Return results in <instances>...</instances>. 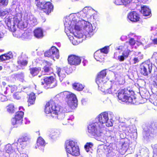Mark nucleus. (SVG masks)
<instances>
[{
    "label": "nucleus",
    "mask_w": 157,
    "mask_h": 157,
    "mask_svg": "<svg viewBox=\"0 0 157 157\" xmlns=\"http://www.w3.org/2000/svg\"><path fill=\"white\" fill-rule=\"evenodd\" d=\"M128 43V42H127ZM129 44L128 45V46L131 47V45H133L135 43V41L133 38H131L129 40V43H128Z\"/></svg>",
    "instance_id": "51"
},
{
    "label": "nucleus",
    "mask_w": 157,
    "mask_h": 157,
    "mask_svg": "<svg viewBox=\"0 0 157 157\" xmlns=\"http://www.w3.org/2000/svg\"><path fill=\"white\" fill-rule=\"evenodd\" d=\"M128 18L132 22H136L139 21L140 17L138 13L133 11L130 12L128 14Z\"/></svg>",
    "instance_id": "20"
},
{
    "label": "nucleus",
    "mask_w": 157,
    "mask_h": 157,
    "mask_svg": "<svg viewBox=\"0 0 157 157\" xmlns=\"http://www.w3.org/2000/svg\"><path fill=\"white\" fill-rule=\"evenodd\" d=\"M28 34H27V32L26 31H25L24 33L22 34V37L24 38H26L28 37Z\"/></svg>",
    "instance_id": "62"
},
{
    "label": "nucleus",
    "mask_w": 157,
    "mask_h": 157,
    "mask_svg": "<svg viewBox=\"0 0 157 157\" xmlns=\"http://www.w3.org/2000/svg\"><path fill=\"white\" fill-rule=\"evenodd\" d=\"M68 63L71 65H77L80 64L81 59L79 57L74 55H71L68 56Z\"/></svg>",
    "instance_id": "17"
},
{
    "label": "nucleus",
    "mask_w": 157,
    "mask_h": 157,
    "mask_svg": "<svg viewBox=\"0 0 157 157\" xmlns=\"http://www.w3.org/2000/svg\"><path fill=\"white\" fill-rule=\"evenodd\" d=\"M13 97L14 98L17 100L20 99L21 98L20 96V94L18 93H16L13 94Z\"/></svg>",
    "instance_id": "54"
},
{
    "label": "nucleus",
    "mask_w": 157,
    "mask_h": 157,
    "mask_svg": "<svg viewBox=\"0 0 157 157\" xmlns=\"http://www.w3.org/2000/svg\"><path fill=\"white\" fill-rule=\"evenodd\" d=\"M106 75L105 70L101 71L98 75L96 82L98 85V89L106 93L112 94L117 90V85L113 84L110 86L109 83L106 82Z\"/></svg>",
    "instance_id": "1"
},
{
    "label": "nucleus",
    "mask_w": 157,
    "mask_h": 157,
    "mask_svg": "<svg viewBox=\"0 0 157 157\" xmlns=\"http://www.w3.org/2000/svg\"><path fill=\"white\" fill-rule=\"evenodd\" d=\"M57 73L59 77V80L61 82L63 78L66 77V71L64 68L57 67L56 68Z\"/></svg>",
    "instance_id": "27"
},
{
    "label": "nucleus",
    "mask_w": 157,
    "mask_h": 157,
    "mask_svg": "<svg viewBox=\"0 0 157 157\" xmlns=\"http://www.w3.org/2000/svg\"><path fill=\"white\" fill-rule=\"evenodd\" d=\"M12 76L15 79L22 80L24 77V75L23 73H21L19 74H14Z\"/></svg>",
    "instance_id": "41"
},
{
    "label": "nucleus",
    "mask_w": 157,
    "mask_h": 157,
    "mask_svg": "<svg viewBox=\"0 0 157 157\" xmlns=\"http://www.w3.org/2000/svg\"><path fill=\"white\" fill-rule=\"evenodd\" d=\"M29 140V138L28 136H23L18 139L17 142L14 144V145L17 146V149L19 152L25 147L26 142Z\"/></svg>",
    "instance_id": "14"
},
{
    "label": "nucleus",
    "mask_w": 157,
    "mask_h": 157,
    "mask_svg": "<svg viewBox=\"0 0 157 157\" xmlns=\"http://www.w3.org/2000/svg\"><path fill=\"white\" fill-rule=\"evenodd\" d=\"M30 72L33 76L37 75L40 71V68L37 67H33L29 69Z\"/></svg>",
    "instance_id": "36"
},
{
    "label": "nucleus",
    "mask_w": 157,
    "mask_h": 157,
    "mask_svg": "<svg viewBox=\"0 0 157 157\" xmlns=\"http://www.w3.org/2000/svg\"><path fill=\"white\" fill-rule=\"evenodd\" d=\"M105 151L103 145H102L98 147V148L97 150V152L99 156L101 157V156H102L105 154Z\"/></svg>",
    "instance_id": "40"
},
{
    "label": "nucleus",
    "mask_w": 157,
    "mask_h": 157,
    "mask_svg": "<svg viewBox=\"0 0 157 157\" xmlns=\"http://www.w3.org/2000/svg\"><path fill=\"white\" fill-rule=\"evenodd\" d=\"M27 58V57L26 55L22 54L21 56L19 57L18 58V63L22 66H26L28 63V62L26 60Z\"/></svg>",
    "instance_id": "26"
},
{
    "label": "nucleus",
    "mask_w": 157,
    "mask_h": 157,
    "mask_svg": "<svg viewBox=\"0 0 157 157\" xmlns=\"http://www.w3.org/2000/svg\"><path fill=\"white\" fill-rule=\"evenodd\" d=\"M89 11L88 8L87 7H85L83 10L77 14V16H79V15H82L81 17L84 18L86 17L88 12Z\"/></svg>",
    "instance_id": "37"
},
{
    "label": "nucleus",
    "mask_w": 157,
    "mask_h": 157,
    "mask_svg": "<svg viewBox=\"0 0 157 157\" xmlns=\"http://www.w3.org/2000/svg\"><path fill=\"white\" fill-rule=\"evenodd\" d=\"M153 65L149 61L143 63L140 66V72L144 76H147L151 73Z\"/></svg>",
    "instance_id": "10"
},
{
    "label": "nucleus",
    "mask_w": 157,
    "mask_h": 157,
    "mask_svg": "<svg viewBox=\"0 0 157 157\" xmlns=\"http://www.w3.org/2000/svg\"><path fill=\"white\" fill-rule=\"evenodd\" d=\"M100 126L97 122H95L88 126V132L90 135L95 136L98 140L104 142L106 139L105 131Z\"/></svg>",
    "instance_id": "4"
},
{
    "label": "nucleus",
    "mask_w": 157,
    "mask_h": 157,
    "mask_svg": "<svg viewBox=\"0 0 157 157\" xmlns=\"http://www.w3.org/2000/svg\"><path fill=\"white\" fill-rule=\"evenodd\" d=\"M129 44L128 43H126L124 45L120 46L117 48V49L118 50H121L124 52L122 53V55L125 58L128 57L130 53L133 52L130 51L129 47L128 46Z\"/></svg>",
    "instance_id": "18"
},
{
    "label": "nucleus",
    "mask_w": 157,
    "mask_h": 157,
    "mask_svg": "<svg viewBox=\"0 0 157 157\" xmlns=\"http://www.w3.org/2000/svg\"><path fill=\"white\" fill-rule=\"evenodd\" d=\"M103 147L104 150H105V154L107 156H109L112 154V153L113 152V149L110 145L107 146L106 145H103Z\"/></svg>",
    "instance_id": "33"
},
{
    "label": "nucleus",
    "mask_w": 157,
    "mask_h": 157,
    "mask_svg": "<svg viewBox=\"0 0 157 157\" xmlns=\"http://www.w3.org/2000/svg\"><path fill=\"white\" fill-rule=\"evenodd\" d=\"M12 57V56L10 55L4 54L0 56V59L2 61H6Z\"/></svg>",
    "instance_id": "42"
},
{
    "label": "nucleus",
    "mask_w": 157,
    "mask_h": 157,
    "mask_svg": "<svg viewBox=\"0 0 157 157\" xmlns=\"http://www.w3.org/2000/svg\"><path fill=\"white\" fill-rule=\"evenodd\" d=\"M36 99L35 94L33 93H31L29 95V99L28 100L29 104L30 105H33L34 104Z\"/></svg>",
    "instance_id": "39"
},
{
    "label": "nucleus",
    "mask_w": 157,
    "mask_h": 157,
    "mask_svg": "<svg viewBox=\"0 0 157 157\" xmlns=\"http://www.w3.org/2000/svg\"><path fill=\"white\" fill-rule=\"evenodd\" d=\"M25 18L26 19V22H25L26 23V26L27 24L31 26H34L37 24L36 18L32 15H27L26 16H25Z\"/></svg>",
    "instance_id": "19"
},
{
    "label": "nucleus",
    "mask_w": 157,
    "mask_h": 157,
    "mask_svg": "<svg viewBox=\"0 0 157 157\" xmlns=\"http://www.w3.org/2000/svg\"><path fill=\"white\" fill-rule=\"evenodd\" d=\"M150 132L152 134L157 133V122H155L152 124L151 127L147 126L144 128L143 135L144 140L147 141L150 138L151 136L150 134Z\"/></svg>",
    "instance_id": "9"
},
{
    "label": "nucleus",
    "mask_w": 157,
    "mask_h": 157,
    "mask_svg": "<svg viewBox=\"0 0 157 157\" xmlns=\"http://www.w3.org/2000/svg\"><path fill=\"white\" fill-rule=\"evenodd\" d=\"M114 3L117 5H123V2L122 0H115Z\"/></svg>",
    "instance_id": "57"
},
{
    "label": "nucleus",
    "mask_w": 157,
    "mask_h": 157,
    "mask_svg": "<svg viewBox=\"0 0 157 157\" xmlns=\"http://www.w3.org/2000/svg\"><path fill=\"white\" fill-rule=\"evenodd\" d=\"M9 13V12L6 10H0V16L4 17Z\"/></svg>",
    "instance_id": "50"
},
{
    "label": "nucleus",
    "mask_w": 157,
    "mask_h": 157,
    "mask_svg": "<svg viewBox=\"0 0 157 157\" xmlns=\"http://www.w3.org/2000/svg\"><path fill=\"white\" fill-rule=\"evenodd\" d=\"M48 134L49 137L52 139L55 140L59 136L60 133L58 130L55 129H50Z\"/></svg>",
    "instance_id": "24"
},
{
    "label": "nucleus",
    "mask_w": 157,
    "mask_h": 157,
    "mask_svg": "<svg viewBox=\"0 0 157 157\" xmlns=\"http://www.w3.org/2000/svg\"><path fill=\"white\" fill-rule=\"evenodd\" d=\"M8 0H0V6L1 5L6 6L8 3Z\"/></svg>",
    "instance_id": "52"
},
{
    "label": "nucleus",
    "mask_w": 157,
    "mask_h": 157,
    "mask_svg": "<svg viewBox=\"0 0 157 157\" xmlns=\"http://www.w3.org/2000/svg\"><path fill=\"white\" fill-rule=\"evenodd\" d=\"M21 157H28V156L26 154H22V155Z\"/></svg>",
    "instance_id": "64"
},
{
    "label": "nucleus",
    "mask_w": 157,
    "mask_h": 157,
    "mask_svg": "<svg viewBox=\"0 0 157 157\" xmlns=\"http://www.w3.org/2000/svg\"><path fill=\"white\" fill-rule=\"evenodd\" d=\"M134 2L135 3H137L138 2H143L144 3L146 2L148 0H134Z\"/></svg>",
    "instance_id": "59"
},
{
    "label": "nucleus",
    "mask_w": 157,
    "mask_h": 157,
    "mask_svg": "<svg viewBox=\"0 0 157 157\" xmlns=\"http://www.w3.org/2000/svg\"><path fill=\"white\" fill-rule=\"evenodd\" d=\"M44 56L46 57H52V55L51 52H50V51L49 50L46 51L45 53H44Z\"/></svg>",
    "instance_id": "56"
},
{
    "label": "nucleus",
    "mask_w": 157,
    "mask_h": 157,
    "mask_svg": "<svg viewBox=\"0 0 157 157\" xmlns=\"http://www.w3.org/2000/svg\"><path fill=\"white\" fill-rule=\"evenodd\" d=\"M44 6L43 10L47 14H49L53 10V6L50 2H46Z\"/></svg>",
    "instance_id": "25"
},
{
    "label": "nucleus",
    "mask_w": 157,
    "mask_h": 157,
    "mask_svg": "<svg viewBox=\"0 0 157 157\" xmlns=\"http://www.w3.org/2000/svg\"><path fill=\"white\" fill-rule=\"evenodd\" d=\"M133 54L136 55L135 57H137L139 60L143 58V55L140 52H133Z\"/></svg>",
    "instance_id": "49"
},
{
    "label": "nucleus",
    "mask_w": 157,
    "mask_h": 157,
    "mask_svg": "<svg viewBox=\"0 0 157 157\" xmlns=\"http://www.w3.org/2000/svg\"><path fill=\"white\" fill-rule=\"evenodd\" d=\"M141 12L143 15L145 16H149L151 14L150 10L147 6H141Z\"/></svg>",
    "instance_id": "31"
},
{
    "label": "nucleus",
    "mask_w": 157,
    "mask_h": 157,
    "mask_svg": "<svg viewBox=\"0 0 157 157\" xmlns=\"http://www.w3.org/2000/svg\"><path fill=\"white\" fill-rule=\"evenodd\" d=\"M73 89L78 91H80L84 88L83 85L79 83H74L72 85Z\"/></svg>",
    "instance_id": "38"
},
{
    "label": "nucleus",
    "mask_w": 157,
    "mask_h": 157,
    "mask_svg": "<svg viewBox=\"0 0 157 157\" xmlns=\"http://www.w3.org/2000/svg\"><path fill=\"white\" fill-rule=\"evenodd\" d=\"M75 15H77L75 14H71L65 18L64 24L65 29H69L72 27L71 24L73 22L75 23Z\"/></svg>",
    "instance_id": "15"
},
{
    "label": "nucleus",
    "mask_w": 157,
    "mask_h": 157,
    "mask_svg": "<svg viewBox=\"0 0 157 157\" xmlns=\"http://www.w3.org/2000/svg\"><path fill=\"white\" fill-rule=\"evenodd\" d=\"M45 3L46 2L43 0H39L35 1V4L39 9L43 10Z\"/></svg>",
    "instance_id": "35"
},
{
    "label": "nucleus",
    "mask_w": 157,
    "mask_h": 157,
    "mask_svg": "<svg viewBox=\"0 0 157 157\" xmlns=\"http://www.w3.org/2000/svg\"><path fill=\"white\" fill-rule=\"evenodd\" d=\"M15 108L13 105L10 104L7 107V111L9 113H13L15 111Z\"/></svg>",
    "instance_id": "45"
},
{
    "label": "nucleus",
    "mask_w": 157,
    "mask_h": 157,
    "mask_svg": "<svg viewBox=\"0 0 157 157\" xmlns=\"http://www.w3.org/2000/svg\"><path fill=\"white\" fill-rule=\"evenodd\" d=\"M123 2V5L124 6H126L128 4H129L132 0H122Z\"/></svg>",
    "instance_id": "55"
},
{
    "label": "nucleus",
    "mask_w": 157,
    "mask_h": 157,
    "mask_svg": "<svg viewBox=\"0 0 157 157\" xmlns=\"http://www.w3.org/2000/svg\"><path fill=\"white\" fill-rule=\"evenodd\" d=\"M154 150L157 151V144H155L154 147Z\"/></svg>",
    "instance_id": "63"
},
{
    "label": "nucleus",
    "mask_w": 157,
    "mask_h": 157,
    "mask_svg": "<svg viewBox=\"0 0 157 157\" xmlns=\"http://www.w3.org/2000/svg\"><path fill=\"white\" fill-rule=\"evenodd\" d=\"M79 23L81 24L82 27L83 29L86 31L85 33L86 36L90 37L93 35L92 25L89 22L82 20Z\"/></svg>",
    "instance_id": "12"
},
{
    "label": "nucleus",
    "mask_w": 157,
    "mask_h": 157,
    "mask_svg": "<svg viewBox=\"0 0 157 157\" xmlns=\"http://www.w3.org/2000/svg\"><path fill=\"white\" fill-rule=\"evenodd\" d=\"M81 21V20L79 21H78L77 23V20H75V25L74 26V29L75 30H77L78 31H80L81 29H82V26H81L82 25L81 23H79V22Z\"/></svg>",
    "instance_id": "44"
},
{
    "label": "nucleus",
    "mask_w": 157,
    "mask_h": 157,
    "mask_svg": "<svg viewBox=\"0 0 157 157\" xmlns=\"http://www.w3.org/2000/svg\"><path fill=\"white\" fill-rule=\"evenodd\" d=\"M153 36L151 38L152 43L154 45L157 44V31L153 33Z\"/></svg>",
    "instance_id": "43"
},
{
    "label": "nucleus",
    "mask_w": 157,
    "mask_h": 157,
    "mask_svg": "<svg viewBox=\"0 0 157 157\" xmlns=\"http://www.w3.org/2000/svg\"><path fill=\"white\" fill-rule=\"evenodd\" d=\"M139 61L140 60L137 57H135L132 59V63L134 64H136V63H138Z\"/></svg>",
    "instance_id": "60"
},
{
    "label": "nucleus",
    "mask_w": 157,
    "mask_h": 157,
    "mask_svg": "<svg viewBox=\"0 0 157 157\" xmlns=\"http://www.w3.org/2000/svg\"><path fill=\"white\" fill-rule=\"evenodd\" d=\"M41 85H44L45 88L46 86H49L46 88L49 87L52 88L56 86L57 85L56 81L55 80L53 76L47 77L41 79Z\"/></svg>",
    "instance_id": "13"
},
{
    "label": "nucleus",
    "mask_w": 157,
    "mask_h": 157,
    "mask_svg": "<svg viewBox=\"0 0 157 157\" xmlns=\"http://www.w3.org/2000/svg\"><path fill=\"white\" fill-rule=\"evenodd\" d=\"M65 111L53 101L50 100L47 103L45 106V113L46 114H50V116L55 119L63 120L65 117L64 113Z\"/></svg>",
    "instance_id": "2"
},
{
    "label": "nucleus",
    "mask_w": 157,
    "mask_h": 157,
    "mask_svg": "<svg viewBox=\"0 0 157 157\" xmlns=\"http://www.w3.org/2000/svg\"><path fill=\"white\" fill-rule=\"evenodd\" d=\"M5 150L6 152L10 156L14 157V155H16V157H17V154H16L15 150L13 149L11 144H8L6 145Z\"/></svg>",
    "instance_id": "21"
},
{
    "label": "nucleus",
    "mask_w": 157,
    "mask_h": 157,
    "mask_svg": "<svg viewBox=\"0 0 157 157\" xmlns=\"http://www.w3.org/2000/svg\"><path fill=\"white\" fill-rule=\"evenodd\" d=\"M22 15L21 13H19L4 19L5 22L10 31L13 32L16 31V25L22 29L26 27V23L22 21Z\"/></svg>",
    "instance_id": "3"
},
{
    "label": "nucleus",
    "mask_w": 157,
    "mask_h": 157,
    "mask_svg": "<svg viewBox=\"0 0 157 157\" xmlns=\"http://www.w3.org/2000/svg\"><path fill=\"white\" fill-rule=\"evenodd\" d=\"M35 36L38 38H42L43 36V30L41 28H37L34 32Z\"/></svg>",
    "instance_id": "32"
},
{
    "label": "nucleus",
    "mask_w": 157,
    "mask_h": 157,
    "mask_svg": "<svg viewBox=\"0 0 157 157\" xmlns=\"http://www.w3.org/2000/svg\"><path fill=\"white\" fill-rule=\"evenodd\" d=\"M78 33L79 31L77 33L73 34L74 37L73 36L69 35L68 36L70 40L72 41V44L74 45H77L82 41V40L81 39L83 35L82 34H78Z\"/></svg>",
    "instance_id": "16"
},
{
    "label": "nucleus",
    "mask_w": 157,
    "mask_h": 157,
    "mask_svg": "<svg viewBox=\"0 0 157 157\" xmlns=\"http://www.w3.org/2000/svg\"><path fill=\"white\" fill-rule=\"evenodd\" d=\"M116 134L113 131H108L106 133V136L108 138V139L111 141L114 140Z\"/></svg>",
    "instance_id": "34"
},
{
    "label": "nucleus",
    "mask_w": 157,
    "mask_h": 157,
    "mask_svg": "<svg viewBox=\"0 0 157 157\" xmlns=\"http://www.w3.org/2000/svg\"><path fill=\"white\" fill-rule=\"evenodd\" d=\"M52 56V57H55L56 59H58L59 57L58 50L55 47H52L49 50Z\"/></svg>",
    "instance_id": "30"
},
{
    "label": "nucleus",
    "mask_w": 157,
    "mask_h": 157,
    "mask_svg": "<svg viewBox=\"0 0 157 157\" xmlns=\"http://www.w3.org/2000/svg\"><path fill=\"white\" fill-rule=\"evenodd\" d=\"M118 59L120 62H122L124 60L125 57L122 55L121 56H119L118 57Z\"/></svg>",
    "instance_id": "58"
},
{
    "label": "nucleus",
    "mask_w": 157,
    "mask_h": 157,
    "mask_svg": "<svg viewBox=\"0 0 157 157\" xmlns=\"http://www.w3.org/2000/svg\"><path fill=\"white\" fill-rule=\"evenodd\" d=\"M65 97L68 105L72 109L76 108L78 105V100L76 95L68 91H65Z\"/></svg>",
    "instance_id": "8"
},
{
    "label": "nucleus",
    "mask_w": 157,
    "mask_h": 157,
    "mask_svg": "<svg viewBox=\"0 0 157 157\" xmlns=\"http://www.w3.org/2000/svg\"><path fill=\"white\" fill-rule=\"evenodd\" d=\"M108 47H105L104 48L100 49V51H97L95 52L94 54V57L95 59L98 61L100 60L99 59V57L100 56L101 57L103 53L107 54L108 53Z\"/></svg>",
    "instance_id": "23"
},
{
    "label": "nucleus",
    "mask_w": 157,
    "mask_h": 157,
    "mask_svg": "<svg viewBox=\"0 0 157 157\" xmlns=\"http://www.w3.org/2000/svg\"><path fill=\"white\" fill-rule=\"evenodd\" d=\"M9 87L10 88V90L11 93H13L14 91L17 90V88L15 85L9 86Z\"/></svg>",
    "instance_id": "53"
},
{
    "label": "nucleus",
    "mask_w": 157,
    "mask_h": 157,
    "mask_svg": "<svg viewBox=\"0 0 157 157\" xmlns=\"http://www.w3.org/2000/svg\"><path fill=\"white\" fill-rule=\"evenodd\" d=\"M152 79L153 81V85L155 88L157 89V74L155 75L152 77Z\"/></svg>",
    "instance_id": "47"
},
{
    "label": "nucleus",
    "mask_w": 157,
    "mask_h": 157,
    "mask_svg": "<svg viewBox=\"0 0 157 157\" xmlns=\"http://www.w3.org/2000/svg\"><path fill=\"white\" fill-rule=\"evenodd\" d=\"M65 91L63 92H61L59 94L56 95L51 100V101H53L55 102L56 104L59 105L58 103H59L60 101V100L63 97H65Z\"/></svg>",
    "instance_id": "28"
},
{
    "label": "nucleus",
    "mask_w": 157,
    "mask_h": 157,
    "mask_svg": "<svg viewBox=\"0 0 157 157\" xmlns=\"http://www.w3.org/2000/svg\"><path fill=\"white\" fill-rule=\"evenodd\" d=\"M95 122H97L101 127L103 128L105 126L109 127L113 124V120L107 112L102 113L99 114L96 118Z\"/></svg>",
    "instance_id": "6"
},
{
    "label": "nucleus",
    "mask_w": 157,
    "mask_h": 157,
    "mask_svg": "<svg viewBox=\"0 0 157 157\" xmlns=\"http://www.w3.org/2000/svg\"><path fill=\"white\" fill-rule=\"evenodd\" d=\"M46 143L44 139L41 137H39L37 141V146L41 150H43Z\"/></svg>",
    "instance_id": "29"
},
{
    "label": "nucleus",
    "mask_w": 157,
    "mask_h": 157,
    "mask_svg": "<svg viewBox=\"0 0 157 157\" xmlns=\"http://www.w3.org/2000/svg\"><path fill=\"white\" fill-rule=\"evenodd\" d=\"M134 92L126 88L118 91L117 97L120 102H125L134 104L136 103V98L133 96Z\"/></svg>",
    "instance_id": "5"
},
{
    "label": "nucleus",
    "mask_w": 157,
    "mask_h": 157,
    "mask_svg": "<svg viewBox=\"0 0 157 157\" xmlns=\"http://www.w3.org/2000/svg\"><path fill=\"white\" fill-rule=\"evenodd\" d=\"M152 57L155 59V63L157 65V52H155L153 55Z\"/></svg>",
    "instance_id": "61"
},
{
    "label": "nucleus",
    "mask_w": 157,
    "mask_h": 157,
    "mask_svg": "<svg viewBox=\"0 0 157 157\" xmlns=\"http://www.w3.org/2000/svg\"><path fill=\"white\" fill-rule=\"evenodd\" d=\"M93 146L92 143H87L86 144L85 146V148L86 152H88L91 149V147Z\"/></svg>",
    "instance_id": "48"
},
{
    "label": "nucleus",
    "mask_w": 157,
    "mask_h": 157,
    "mask_svg": "<svg viewBox=\"0 0 157 157\" xmlns=\"http://www.w3.org/2000/svg\"><path fill=\"white\" fill-rule=\"evenodd\" d=\"M47 65L43 68L44 71H42L43 75H50L53 73V69L51 67L52 64L49 62H46Z\"/></svg>",
    "instance_id": "22"
},
{
    "label": "nucleus",
    "mask_w": 157,
    "mask_h": 157,
    "mask_svg": "<svg viewBox=\"0 0 157 157\" xmlns=\"http://www.w3.org/2000/svg\"><path fill=\"white\" fill-rule=\"evenodd\" d=\"M74 117L73 116H72L70 118H66L63 120V124H67L68 123H70V124H72L71 122L72 121Z\"/></svg>",
    "instance_id": "46"
},
{
    "label": "nucleus",
    "mask_w": 157,
    "mask_h": 157,
    "mask_svg": "<svg viewBox=\"0 0 157 157\" xmlns=\"http://www.w3.org/2000/svg\"><path fill=\"white\" fill-rule=\"evenodd\" d=\"M65 147L67 152L70 154H67V157H72V156H77L79 155V149L77 142L73 140L67 141Z\"/></svg>",
    "instance_id": "7"
},
{
    "label": "nucleus",
    "mask_w": 157,
    "mask_h": 157,
    "mask_svg": "<svg viewBox=\"0 0 157 157\" xmlns=\"http://www.w3.org/2000/svg\"><path fill=\"white\" fill-rule=\"evenodd\" d=\"M20 111L16 112L14 118H13L11 120V122L13 125H19L21 124L22 123V119L24 115V112L22 110L24 109L22 106L19 108Z\"/></svg>",
    "instance_id": "11"
}]
</instances>
